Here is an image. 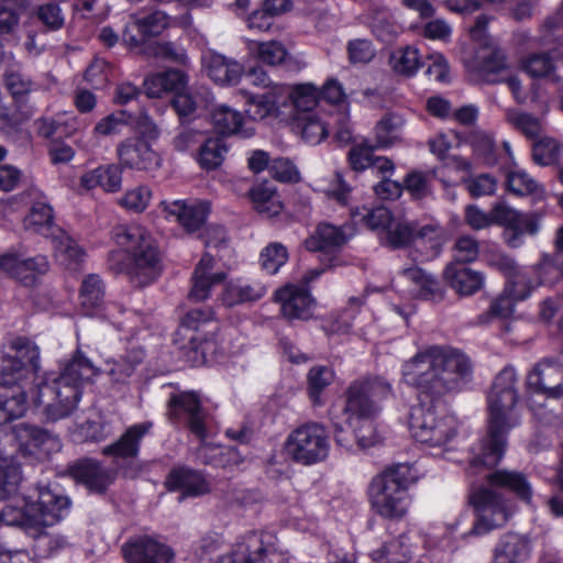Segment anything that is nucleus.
Returning <instances> with one entry per match:
<instances>
[{
  "label": "nucleus",
  "instance_id": "38",
  "mask_svg": "<svg viewBox=\"0 0 563 563\" xmlns=\"http://www.w3.org/2000/svg\"><path fill=\"white\" fill-rule=\"evenodd\" d=\"M249 198L254 209L267 218L278 216L284 209L277 189L268 186L267 178L249 190Z\"/></svg>",
  "mask_w": 563,
  "mask_h": 563
},
{
  "label": "nucleus",
  "instance_id": "24",
  "mask_svg": "<svg viewBox=\"0 0 563 563\" xmlns=\"http://www.w3.org/2000/svg\"><path fill=\"white\" fill-rule=\"evenodd\" d=\"M131 18L139 32V36L133 35L128 26L122 35L123 41L131 46H139L145 38L162 34L170 23V16L162 10H154L148 13L136 12Z\"/></svg>",
  "mask_w": 563,
  "mask_h": 563
},
{
  "label": "nucleus",
  "instance_id": "46",
  "mask_svg": "<svg viewBox=\"0 0 563 563\" xmlns=\"http://www.w3.org/2000/svg\"><path fill=\"white\" fill-rule=\"evenodd\" d=\"M292 128L301 134V137L309 144H319L328 136L327 124L320 120L317 113L297 114Z\"/></svg>",
  "mask_w": 563,
  "mask_h": 563
},
{
  "label": "nucleus",
  "instance_id": "60",
  "mask_svg": "<svg viewBox=\"0 0 563 563\" xmlns=\"http://www.w3.org/2000/svg\"><path fill=\"white\" fill-rule=\"evenodd\" d=\"M416 233L417 227L415 223L399 221L387 229L386 238L393 249H402L411 244L415 245Z\"/></svg>",
  "mask_w": 563,
  "mask_h": 563
},
{
  "label": "nucleus",
  "instance_id": "40",
  "mask_svg": "<svg viewBox=\"0 0 563 563\" xmlns=\"http://www.w3.org/2000/svg\"><path fill=\"white\" fill-rule=\"evenodd\" d=\"M334 371L327 365H314L307 373V395L313 407L324 405V390L334 380Z\"/></svg>",
  "mask_w": 563,
  "mask_h": 563
},
{
  "label": "nucleus",
  "instance_id": "36",
  "mask_svg": "<svg viewBox=\"0 0 563 563\" xmlns=\"http://www.w3.org/2000/svg\"><path fill=\"white\" fill-rule=\"evenodd\" d=\"M266 288L260 283L246 284L240 279L230 280L225 284L221 300L225 307H234L247 302H254L263 298Z\"/></svg>",
  "mask_w": 563,
  "mask_h": 563
},
{
  "label": "nucleus",
  "instance_id": "52",
  "mask_svg": "<svg viewBox=\"0 0 563 563\" xmlns=\"http://www.w3.org/2000/svg\"><path fill=\"white\" fill-rule=\"evenodd\" d=\"M46 527L32 528L34 531V550L41 558H51L56 555L60 550L67 545L65 537L59 534H49L45 531Z\"/></svg>",
  "mask_w": 563,
  "mask_h": 563
},
{
  "label": "nucleus",
  "instance_id": "48",
  "mask_svg": "<svg viewBox=\"0 0 563 563\" xmlns=\"http://www.w3.org/2000/svg\"><path fill=\"white\" fill-rule=\"evenodd\" d=\"M247 48L258 60L269 66L282 65L286 63L289 57L287 49L278 41H250Z\"/></svg>",
  "mask_w": 563,
  "mask_h": 563
},
{
  "label": "nucleus",
  "instance_id": "8",
  "mask_svg": "<svg viewBox=\"0 0 563 563\" xmlns=\"http://www.w3.org/2000/svg\"><path fill=\"white\" fill-rule=\"evenodd\" d=\"M176 334L185 342L197 364L217 362L224 355L220 322L210 307L188 310L180 319Z\"/></svg>",
  "mask_w": 563,
  "mask_h": 563
},
{
  "label": "nucleus",
  "instance_id": "42",
  "mask_svg": "<svg viewBox=\"0 0 563 563\" xmlns=\"http://www.w3.org/2000/svg\"><path fill=\"white\" fill-rule=\"evenodd\" d=\"M407 541L408 537L401 534L398 539L384 543L375 552V559L385 560V563H430L429 559L426 561L415 560L413 550Z\"/></svg>",
  "mask_w": 563,
  "mask_h": 563
},
{
  "label": "nucleus",
  "instance_id": "14",
  "mask_svg": "<svg viewBox=\"0 0 563 563\" xmlns=\"http://www.w3.org/2000/svg\"><path fill=\"white\" fill-rule=\"evenodd\" d=\"M19 456L29 464L48 460L58 446L57 440L44 428L19 423L13 428Z\"/></svg>",
  "mask_w": 563,
  "mask_h": 563
},
{
  "label": "nucleus",
  "instance_id": "5",
  "mask_svg": "<svg viewBox=\"0 0 563 563\" xmlns=\"http://www.w3.org/2000/svg\"><path fill=\"white\" fill-rule=\"evenodd\" d=\"M7 506V518L24 531L53 527L70 512L71 499L56 481L38 483L32 494L14 497Z\"/></svg>",
  "mask_w": 563,
  "mask_h": 563
},
{
  "label": "nucleus",
  "instance_id": "33",
  "mask_svg": "<svg viewBox=\"0 0 563 563\" xmlns=\"http://www.w3.org/2000/svg\"><path fill=\"white\" fill-rule=\"evenodd\" d=\"M401 274L415 285L420 299L431 301H441L444 299V286L432 274L427 273L418 266L407 267Z\"/></svg>",
  "mask_w": 563,
  "mask_h": 563
},
{
  "label": "nucleus",
  "instance_id": "20",
  "mask_svg": "<svg viewBox=\"0 0 563 563\" xmlns=\"http://www.w3.org/2000/svg\"><path fill=\"white\" fill-rule=\"evenodd\" d=\"M68 473L71 478L84 485L89 492L99 495L106 494L118 475L115 468L106 467L99 461L92 459L77 461L68 467Z\"/></svg>",
  "mask_w": 563,
  "mask_h": 563
},
{
  "label": "nucleus",
  "instance_id": "39",
  "mask_svg": "<svg viewBox=\"0 0 563 563\" xmlns=\"http://www.w3.org/2000/svg\"><path fill=\"white\" fill-rule=\"evenodd\" d=\"M212 265V257L206 260L202 257L198 263L194 276H192V287L189 292V298L196 301L206 300L210 295V289L213 285L222 283L227 275L225 273H214L211 274L208 272Z\"/></svg>",
  "mask_w": 563,
  "mask_h": 563
},
{
  "label": "nucleus",
  "instance_id": "26",
  "mask_svg": "<svg viewBox=\"0 0 563 563\" xmlns=\"http://www.w3.org/2000/svg\"><path fill=\"white\" fill-rule=\"evenodd\" d=\"M349 239L343 225L320 222L303 244L309 252L332 253L340 250Z\"/></svg>",
  "mask_w": 563,
  "mask_h": 563
},
{
  "label": "nucleus",
  "instance_id": "17",
  "mask_svg": "<svg viewBox=\"0 0 563 563\" xmlns=\"http://www.w3.org/2000/svg\"><path fill=\"white\" fill-rule=\"evenodd\" d=\"M27 196L31 207L23 218L24 230L43 238L55 239L63 229L55 223L54 208L45 195L35 188H31Z\"/></svg>",
  "mask_w": 563,
  "mask_h": 563
},
{
  "label": "nucleus",
  "instance_id": "19",
  "mask_svg": "<svg viewBox=\"0 0 563 563\" xmlns=\"http://www.w3.org/2000/svg\"><path fill=\"white\" fill-rule=\"evenodd\" d=\"M164 487L169 493H181L183 498L201 497L211 492L203 472L186 464H178L169 470Z\"/></svg>",
  "mask_w": 563,
  "mask_h": 563
},
{
  "label": "nucleus",
  "instance_id": "54",
  "mask_svg": "<svg viewBox=\"0 0 563 563\" xmlns=\"http://www.w3.org/2000/svg\"><path fill=\"white\" fill-rule=\"evenodd\" d=\"M505 114L507 122L510 123L520 133H522L526 137H540L542 133V124L538 118L515 109H507Z\"/></svg>",
  "mask_w": 563,
  "mask_h": 563
},
{
  "label": "nucleus",
  "instance_id": "61",
  "mask_svg": "<svg viewBox=\"0 0 563 563\" xmlns=\"http://www.w3.org/2000/svg\"><path fill=\"white\" fill-rule=\"evenodd\" d=\"M514 301L507 294L493 299L489 308L477 316V323L487 324L494 319H507L514 311Z\"/></svg>",
  "mask_w": 563,
  "mask_h": 563
},
{
  "label": "nucleus",
  "instance_id": "21",
  "mask_svg": "<svg viewBox=\"0 0 563 563\" xmlns=\"http://www.w3.org/2000/svg\"><path fill=\"white\" fill-rule=\"evenodd\" d=\"M274 300L280 303V312L288 320H308L316 303L310 289L294 284L278 288Z\"/></svg>",
  "mask_w": 563,
  "mask_h": 563
},
{
  "label": "nucleus",
  "instance_id": "43",
  "mask_svg": "<svg viewBox=\"0 0 563 563\" xmlns=\"http://www.w3.org/2000/svg\"><path fill=\"white\" fill-rule=\"evenodd\" d=\"M444 244L443 231L438 225L427 224L417 229L415 249L426 260L439 256Z\"/></svg>",
  "mask_w": 563,
  "mask_h": 563
},
{
  "label": "nucleus",
  "instance_id": "6",
  "mask_svg": "<svg viewBox=\"0 0 563 563\" xmlns=\"http://www.w3.org/2000/svg\"><path fill=\"white\" fill-rule=\"evenodd\" d=\"M166 416L174 427L183 428L205 448V463L225 468L235 455V450L222 445H207L209 438V411L196 390L170 393L166 402Z\"/></svg>",
  "mask_w": 563,
  "mask_h": 563
},
{
  "label": "nucleus",
  "instance_id": "7",
  "mask_svg": "<svg viewBox=\"0 0 563 563\" xmlns=\"http://www.w3.org/2000/svg\"><path fill=\"white\" fill-rule=\"evenodd\" d=\"M113 240L126 253L120 271L133 284L145 287L161 276L162 253L157 240L146 228L136 223L118 225L113 229Z\"/></svg>",
  "mask_w": 563,
  "mask_h": 563
},
{
  "label": "nucleus",
  "instance_id": "41",
  "mask_svg": "<svg viewBox=\"0 0 563 563\" xmlns=\"http://www.w3.org/2000/svg\"><path fill=\"white\" fill-rule=\"evenodd\" d=\"M53 241L62 264L69 271H78L87 255L85 249L64 230Z\"/></svg>",
  "mask_w": 563,
  "mask_h": 563
},
{
  "label": "nucleus",
  "instance_id": "10",
  "mask_svg": "<svg viewBox=\"0 0 563 563\" xmlns=\"http://www.w3.org/2000/svg\"><path fill=\"white\" fill-rule=\"evenodd\" d=\"M538 43L542 46L554 45L548 52L533 53L526 57L523 68L532 78H545L560 86L556 74L559 64L563 65V1L558 11L548 16L540 26Z\"/></svg>",
  "mask_w": 563,
  "mask_h": 563
},
{
  "label": "nucleus",
  "instance_id": "35",
  "mask_svg": "<svg viewBox=\"0 0 563 563\" xmlns=\"http://www.w3.org/2000/svg\"><path fill=\"white\" fill-rule=\"evenodd\" d=\"M208 76L218 85H236L242 75L243 66L221 54H211L206 59Z\"/></svg>",
  "mask_w": 563,
  "mask_h": 563
},
{
  "label": "nucleus",
  "instance_id": "13",
  "mask_svg": "<svg viewBox=\"0 0 563 563\" xmlns=\"http://www.w3.org/2000/svg\"><path fill=\"white\" fill-rule=\"evenodd\" d=\"M119 164L101 165L93 170V176H118L125 169L147 170L157 163L156 153L142 139H128L117 148Z\"/></svg>",
  "mask_w": 563,
  "mask_h": 563
},
{
  "label": "nucleus",
  "instance_id": "58",
  "mask_svg": "<svg viewBox=\"0 0 563 563\" xmlns=\"http://www.w3.org/2000/svg\"><path fill=\"white\" fill-rule=\"evenodd\" d=\"M22 481L21 467L14 463L2 461L0 463V500L14 495Z\"/></svg>",
  "mask_w": 563,
  "mask_h": 563
},
{
  "label": "nucleus",
  "instance_id": "22",
  "mask_svg": "<svg viewBox=\"0 0 563 563\" xmlns=\"http://www.w3.org/2000/svg\"><path fill=\"white\" fill-rule=\"evenodd\" d=\"M161 205L166 213L176 217L177 222L187 233L199 231L207 222L211 211V205L207 200L194 203H187L184 200L162 201Z\"/></svg>",
  "mask_w": 563,
  "mask_h": 563
},
{
  "label": "nucleus",
  "instance_id": "63",
  "mask_svg": "<svg viewBox=\"0 0 563 563\" xmlns=\"http://www.w3.org/2000/svg\"><path fill=\"white\" fill-rule=\"evenodd\" d=\"M131 114L126 111H117L99 120L92 133L97 136H110L121 132V129L129 123Z\"/></svg>",
  "mask_w": 563,
  "mask_h": 563
},
{
  "label": "nucleus",
  "instance_id": "9",
  "mask_svg": "<svg viewBox=\"0 0 563 563\" xmlns=\"http://www.w3.org/2000/svg\"><path fill=\"white\" fill-rule=\"evenodd\" d=\"M410 464H395L375 476L368 488L373 510L383 518H401L409 506L408 489L417 479Z\"/></svg>",
  "mask_w": 563,
  "mask_h": 563
},
{
  "label": "nucleus",
  "instance_id": "28",
  "mask_svg": "<svg viewBox=\"0 0 563 563\" xmlns=\"http://www.w3.org/2000/svg\"><path fill=\"white\" fill-rule=\"evenodd\" d=\"M486 481L492 487L504 489L522 501L529 503L532 498V487L521 472L496 470L486 476Z\"/></svg>",
  "mask_w": 563,
  "mask_h": 563
},
{
  "label": "nucleus",
  "instance_id": "16",
  "mask_svg": "<svg viewBox=\"0 0 563 563\" xmlns=\"http://www.w3.org/2000/svg\"><path fill=\"white\" fill-rule=\"evenodd\" d=\"M48 268L45 255L25 258L18 251L11 250L0 254V269L25 287H34Z\"/></svg>",
  "mask_w": 563,
  "mask_h": 563
},
{
  "label": "nucleus",
  "instance_id": "34",
  "mask_svg": "<svg viewBox=\"0 0 563 563\" xmlns=\"http://www.w3.org/2000/svg\"><path fill=\"white\" fill-rule=\"evenodd\" d=\"M247 167L253 174L268 170L271 176H299V170L292 161L278 157L271 161L267 152L256 150L247 158Z\"/></svg>",
  "mask_w": 563,
  "mask_h": 563
},
{
  "label": "nucleus",
  "instance_id": "37",
  "mask_svg": "<svg viewBox=\"0 0 563 563\" xmlns=\"http://www.w3.org/2000/svg\"><path fill=\"white\" fill-rule=\"evenodd\" d=\"M350 217L355 224H362L371 231L386 232L394 224L393 212L385 206L355 207L351 209Z\"/></svg>",
  "mask_w": 563,
  "mask_h": 563
},
{
  "label": "nucleus",
  "instance_id": "31",
  "mask_svg": "<svg viewBox=\"0 0 563 563\" xmlns=\"http://www.w3.org/2000/svg\"><path fill=\"white\" fill-rule=\"evenodd\" d=\"M443 277L460 296H471L477 292L484 286L485 280L482 273L456 264H449L443 272Z\"/></svg>",
  "mask_w": 563,
  "mask_h": 563
},
{
  "label": "nucleus",
  "instance_id": "1",
  "mask_svg": "<svg viewBox=\"0 0 563 563\" xmlns=\"http://www.w3.org/2000/svg\"><path fill=\"white\" fill-rule=\"evenodd\" d=\"M11 353L0 355V423L22 417L30 399L43 408L47 420L70 416L82 397L84 382L97 374L93 363L78 347L62 372H40V347L26 336L9 343Z\"/></svg>",
  "mask_w": 563,
  "mask_h": 563
},
{
  "label": "nucleus",
  "instance_id": "15",
  "mask_svg": "<svg viewBox=\"0 0 563 563\" xmlns=\"http://www.w3.org/2000/svg\"><path fill=\"white\" fill-rule=\"evenodd\" d=\"M217 563H288L282 552L264 542L255 531L246 533L232 551L219 558Z\"/></svg>",
  "mask_w": 563,
  "mask_h": 563
},
{
  "label": "nucleus",
  "instance_id": "30",
  "mask_svg": "<svg viewBox=\"0 0 563 563\" xmlns=\"http://www.w3.org/2000/svg\"><path fill=\"white\" fill-rule=\"evenodd\" d=\"M509 73L510 67L506 53L500 47H494L483 55L476 67L477 81L483 84L504 82Z\"/></svg>",
  "mask_w": 563,
  "mask_h": 563
},
{
  "label": "nucleus",
  "instance_id": "11",
  "mask_svg": "<svg viewBox=\"0 0 563 563\" xmlns=\"http://www.w3.org/2000/svg\"><path fill=\"white\" fill-rule=\"evenodd\" d=\"M330 437L319 422H305L289 432L284 443V453L295 464L311 466L327 460Z\"/></svg>",
  "mask_w": 563,
  "mask_h": 563
},
{
  "label": "nucleus",
  "instance_id": "18",
  "mask_svg": "<svg viewBox=\"0 0 563 563\" xmlns=\"http://www.w3.org/2000/svg\"><path fill=\"white\" fill-rule=\"evenodd\" d=\"M526 389L530 395H542L545 398L563 397V367L549 361L537 363L528 373Z\"/></svg>",
  "mask_w": 563,
  "mask_h": 563
},
{
  "label": "nucleus",
  "instance_id": "53",
  "mask_svg": "<svg viewBox=\"0 0 563 563\" xmlns=\"http://www.w3.org/2000/svg\"><path fill=\"white\" fill-rule=\"evenodd\" d=\"M561 143L550 136H540L532 146V158L536 164L549 166L555 164L561 155Z\"/></svg>",
  "mask_w": 563,
  "mask_h": 563
},
{
  "label": "nucleus",
  "instance_id": "62",
  "mask_svg": "<svg viewBox=\"0 0 563 563\" xmlns=\"http://www.w3.org/2000/svg\"><path fill=\"white\" fill-rule=\"evenodd\" d=\"M479 255V244L477 240L468 235L460 236L453 247L452 264L465 266V264L472 263L477 260Z\"/></svg>",
  "mask_w": 563,
  "mask_h": 563
},
{
  "label": "nucleus",
  "instance_id": "23",
  "mask_svg": "<svg viewBox=\"0 0 563 563\" xmlns=\"http://www.w3.org/2000/svg\"><path fill=\"white\" fill-rule=\"evenodd\" d=\"M122 551L126 563H172L175 556L170 547L151 537L140 538Z\"/></svg>",
  "mask_w": 563,
  "mask_h": 563
},
{
  "label": "nucleus",
  "instance_id": "59",
  "mask_svg": "<svg viewBox=\"0 0 563 563\" xmlns=\"http://www.w3.org/2000/svg\"><path fill=\"white\" fill-rule=\"evenodd\" d=\"M534 278L529 277L525 273L517 272L506 282L504 292L515 301L526 300L537 288Z\"/></svg>",
  "mask_w": 563,
  "mask_h": 563
},
{
  "label": "nucleus",
  "instance_id": "27",
  "mask_svg": "<svg viewBox=\"0 0 563 563\" xmlns=\"http://www.w3.org/2000/svg\"><path fill=\"white\" fill-rule=\"evenodd\" d=\"M375 148V145H368L367 143L353 146L349 152V162L352 169L361 173L371 168L373 173L393 174L395 172L393 161L385 156H374Z\"/></svg>",
  "mask_w": 563,
  "mask_h": 563
},
{
  "label": "nucleus",
  "instance_id": "57",
  "mask_svg": "<svg viewBox=\"0 0 563 563\" xmlns=\"http://www.w3.org/2000/svg\"><path fill=\"white\" fill-rule=\"evenodd\" d=\"M319 96L318 89L310 84L299 85L289 93L297 114L314 113Z\"/></svg>",
  "mask_w": 563,
  "mask_h": 563
},
{
  "label": "nucleus",
  "instance_id": "45",
  "mask_svg": "<svg viewBox=\"0 0 563 563\" xmlns=\"http://www.w3.org/2000/svg\"><path fill=\"white\" fill-rule=\"evenodd\" d=\"M540 230V217L537 212H518L516 221L510 225L505 240L510 247L523 244L525 235H536Z\"/></svg>",
  "mask_w": 563,
  "mask_h": 563
},
{
  "label": "nucleus",
  "instance_id": "2",
  "mask_svg": "<svg viewBox=\"0 0 563 563\" xmlns=\"http://www.w3.org/2000/svg\"><path fill=\"white\" fill-rule=\"evenodd\" d=\"M401 377L419 401L409 416L412 437L429 446L446 445L457 434L456 424L450 417H438L435 405L466 389L473 379L472 360L460 349L430 345L401 365Z\"/></svg>",
  "mask_w": 563,
  "mask_h": 563
},
{
  "label": "nucleus",
  "instance_id": "32",
  "mask_svg": "<svg viewBox=\"0 0 563 563\" xmlns=\"http://www.w3.org/2000/svg\"><path fill=\"white\" fill-rule=\"evenodd\" d=\"M211 123L214 131L223 136L239 134L243 137H250L254 134L251 128H243L242 114L224 104L213 108L211 111Z\"/></svg>",
  "mask_w": 563,
  "mask_h": 563
},
{
  "label": "nucleus",
  "instance_id": "44",
  "mask_svg": "<svg viewBox=\"0 0 563 563\" xmlns=\"http://www.w3.org/2000/svg\"><path fill=\"white\" fill-rule=\"evenodd\" d=\"M228 153V145L222 137H209L199 147L197 162L206 172L220 167Z\"/></svg>",
  "mask_w": 563,
  "mask_h": 563
},
{
  "label": "nucleus",
  "instance_id": "64",
  "mask_svg": "<svg viewBox=\"0 0 563 563\" xmlns=\"http://www.w3.org/2000/svg\"><path fill=\"white\" fill-rule=\"evenodd\" d=\"M537 286H554L563 279V257L556 255L554 261L545 262L534 272Z\"/></svg>",
  "mask_w": 563,
  "mask_h": 563
},
{
  "label": "nucleus",
  "instance_id": "55",
  "mask_svg": "<svg viewBox=\"0 0 563 563\" xmlns=\"http://www.w3.org/2000/svg\"><path fill=\"white\" fill-rule=\"evenodd\" d=\"M288 257V250L280 242L269 243L260 254L261 265L269 275L277 274L280 267L287 263Z\"/></svg>",
  "mask_w": 563,
  "mask_h": 563
},
{
  "label": "nucleus",
  "instance_id": "51",
  "mask_svg": "<svg viewBox=\"0 0 563 563\" xmlns=\"http://www.w3.org/2000/svg\"><path fill=\"white\" fill-rule=\"evenodd\" d=\"M506 190L515 197H529L533 205L543 201L545 190L534 178H505Z\"/></svg>",
  "mask_w": 563,
  "mask_h": 563
},
{
  "label": "nucleus",
  "instance_id": "49",
  "mask_svg": "<svg viewBox=\"0 0 563 563\" xmlns=\"http://www.w3.org/2000/svg\"><path fill=\"white\" fill-rule=\"evenodd\" d=\"M79 299L82 308L92 312L100 308L104 299V284L97 274L87 275L79 289Z\"/></svg>",
  "mask_w": 563,
  "mask_h": 563
},
{
  "label": "nucleus",
  "instance_id": "25",
  "mask_svg": "<svg viewBox=\"0 0 563 563\" xmlns=\"http://www.w3.org/2000/svg\"><path fill=\"white\" fill-rule=\"evenodd\" d=\"M152 427L151 421L130 426L117 441L102 449V454L119 459L136 457L140 454L142 440Z\"/></svg>",
  "mask_w": 563,
  "mask_h": 563
},
{
  "label": "nucleus",
  "instance_id": "4",
  "mask_svg": "<svg viewBox=\"0 0 563 563\" xmlns=\"http://www.w3.org/2000/svg\"><path fill=\"white\" fill-rule=\"evenodd\" d=\"M391 398H395L393 384L377 374L360 376L344 390L342 416L352 430V438L361 448L375 445L376 434L372 421L380 413L383 404Z\"/></svg>",
  "mask_w": 563,
  "mask_h": 563
},
{
  "label": "nucleus",
  "instance_id": "3",
  "mask_svg": "<svg viewBox=\"0 0 563 563\" xmlns=\"http://www.w3.org/2000/svg\"><path fill=\"white\" fill-rule=\"evenodd\" d=\"M516 384L517 374L511 365L495 376L487 395L486 432L470 449L472 466L494 468L504 459L510 431L520 423L516 409L519 401Z\"/></svg>",
  "mask_w": 563,
  "mask_h": 563
},
{
  "label": "nucleus",
  "instance_id": "50",
  "mask_svg": "<svg viewBox=\"0 0 563 563\" xmlns=\"http://www.w3.org/2000/svg\"><path fill=\"white\" fill-rule=\"evenodd\" d=\"M285 100L275 91L271 90L263 95L253 96L250 99V108L247 110L253 120H263L267 117H276L280 104Z\"/></svg>",
  "mask_w": 563,
  "mask_h": 563
},
{
  "label": "nucleus",
  "instance_id": "56",
  "mask_svg": "<svg viewBox=\"0 0 563 563\" xmlns=\"http://www.w3.org/2000/svg\"><path fill=\"white\" fill-rule=\"evenodd\" d=\"M401 125L402 120L398 115L387 114L382 118L375 126V147L387 148L391 146L397 139V132Z\"/></svg>",
  "mask_w": 563,
  "mask_h": 563
},
{
  "label": "nucleus",
  "instance_id": "29",
  "mask_svg": "<svg viewBox=\"0 0 563 563\" xmlns=\"http://www.w3.org/2000/svg\"><path fill=\"white\" fill-rule=\"evenodd\" d=\"M531 545L526 537L515 532L503 534L494 549V563H523L530 555Z\"/></svg>",
  "mask_w": 563,
  "mask_h": 563
},
{
  "label": "nucleus",
  "instance_id": "12",
  "mask_svg": "<svg viewBox=\"0 0 563 563\" xmlns=\"http://www.w3.org/2000/svg\"><path fill=\"white\" fill-rule=\"evenodd\" d=\"M470 505L473 507L476 519L468 534L483 536L504 526L509 519L505 498L490 488L475 489L470 495Z\"/></svg>",
  "mask_w": 563,
  "mask_h": 563
},
{
  "label": "nucleus",
  "instance_id": "47",
  "mask_svg": "<svg viewBox=\"0 0 563 563\" xmlns=\"http://www.w3.org/2000/svg\"><path fill=\"white\" fill-rule=\"evenodd\" d=\"M388 63L396 74L406 77L413 76L421 66L419 51L409 45L394 49Z\"/></svg>",
  "mask_w": 563,
  "mask_h": 563
}]
</instances>
